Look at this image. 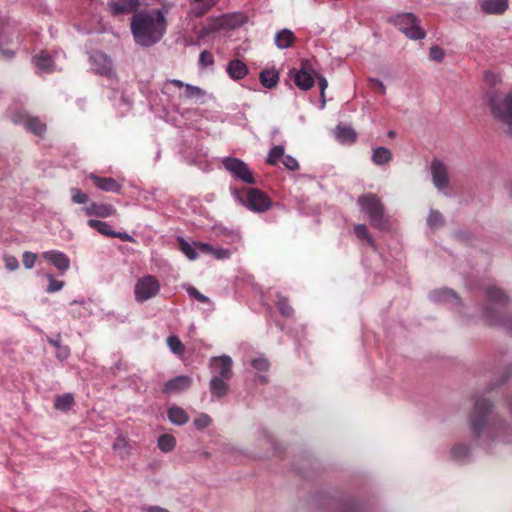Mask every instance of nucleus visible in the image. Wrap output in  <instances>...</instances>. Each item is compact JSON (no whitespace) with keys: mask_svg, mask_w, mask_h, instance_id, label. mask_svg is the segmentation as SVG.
I'll return each instance as SVG.
<instances>
[{"mask_svg":"<svg viewBox=\"0 0 512 512\" xmlns=\"http://www.w3.org/2000/svg\"><path fill=\"white\" fill-rule=\"evenodd\" d=\"M131 32L136 44L151 47L158 43L166 33L167 20L161 9L140 11L131 19Z\"/></svg>","mask_w":512,"mask_h":512,"instance_id":"nucleus-1","label":"nucleus"},{"mask_svg":"<svg viewBox=\"0 0 512 512\" xmlns=\"http://www.w3.org/2000/svg\"><path fill=\"white\" fill-rule=\"evenodd\" d=\"M486 304L482 309V317L493 326L512 332V315L508 314L510 297L499 287L489 285L485 289Z\"/></svg>","mask_w":512,"mask_h":512,"instance_id":"nucleus-2","label":"nucleus"},{"mask_svg":"<svg viewBox=\"0 0 512 512\" xmlns=\"http://www.w3.org/2000/svg\"><path fill=\"white\" fill-rule=\"evenodd\" d=\"M229 190L235 202L252 212L264 213L271 208V199L265 192L258 188H239L230 185Z\"/></svg>","mask_w":512,"mask_h":512,"instance_id":"nucleus-3","label":"nucleus"},{"mask_svg":"<svg viewBox=\"0 0 512 512\" xmlns=\"http://www.w3.org/2000/svg\"><path fill=\"white\" fill-rule=\"evenodd\" d=\"M487 104L494 119L504 132L512 138V92H492L487 96Z\"/></svg>","mask_w":512,"mask_h":512,"instance_id":"nucleus-4","label":"nucleus"},{"mask_svg":"<svg viewBox=\"0 0 512 512\" xmlns=\"http://www.w3.org/2000/svg\"><path fill=\"white\" fill-rule=\"evenodd\" d=\"M387 22L395 26L410 40H422L427 33L421 26V20L412 12H403L391 15Z\"/></svg>","mask_w":512,"mask_h":512,"instance_id":"nucleus-5","label":"nucleus"},{"mask_svg":"<svg viewBox=\"0 0 512 512\" xmlns=\"http://www.w3.org/2000/svg\"><path fill=\"white\" fill-rule=\"evenodd\" d=\"M361 211L367 214L370 224L379 230L388 227V221L384 216V206L381 200L373 193L360 195L357 200Z\"/></svg>","mask_w":512,"mask_h":512,"instance_id":"nucleus-6","label":"nucleus"},{"mask_svg":"<svg viewBox=\"0 0 512 512\" xmlns=\"http://www.w3.org/2000/svg\"><path fill=\"white\" fill-rule=\"evenodd\" d=\"M161 289L159 280L153 275L140 277L134 286V295L137 303H144L155 298Z\"/></svg>","mask_w":512,"mask_h":512,"instance_id":"nucleus-7","label":"nucleus"},{"mask_svg":"<svg viewBox=\"0 0 512 512\" xmlns=\"http://www.w3.org/2000/svg\"><path fill=\"white\" fill-rule=\"evenodd\" d=\"M19 40V32L16 26L9 21L0 18V57L10 59L15 52L8 46L17 43Z\"/></svg>","mask_w":512,"mask_h":512,"instance_id":"nucleus-8","label":"nucleus"},{"mask_svg":"<svg viewBox=\"0 0 512 512\" xmlns=\"http://www.w3.org/2000/svg\"><path fill=\"white\" fill-rule=\"evenodd\" d=\"M223 167L233 178L240 180L246 184L254 185L256 179L249 166L241 159L227 156L221 160Z\"/></svg>","mask_w":512,"mask_h":512,"instance_id":"nucleus-9","label":"nucleus"},{"mask_svg":"<svg viewBox=\"0 0 512 512\" xmlns=\"http://www.w3.org/2000/svg\"><path fill=\"white\" fill-rule=\"evenodd\" d=\"M11 121L16 125H23L25 129L36 136H42L46 132V125L38 117L29 115L23 110H11Z\"/></svg>","mask_w":512,"mask_h":512,"instance_id":"nucleus-10","label":"nucleus"},{"mask_svg":"<svg viewBox=\"0 0 512 512\" xmlns=\"http://www.w3.org/2000/svg\"><path fill=\"white\" fill-rule=\"evenodd\" d=\"M89 59L95 73L106 77L114 75L113 62L106 53L99 50L93 51Z\"/></svg>","mask_w":512,"mask_h":512,"instance_id":"nucleus-11","label":"nucleus"},{"mask_svg":"<svg viewBox=\"0 0 512 512\" xmlns=\"http://www.w3.org/2000/svg\"><path fill=\"white\" fill-rule=\"evenodd\" d=\"M233 360L229 355L214 356L209 361V367L214 377L231 379Z\"/></svg>","mask_w":512,"mask_h":512,"instance_id":"nucleus-12","label":"nucleus"},{"mask_svg":"<svg viewBox=\"0 0 512 512\" xmlns=\"http://www.w3.org/2000/svg\"><path fill=\"white\" fill-rule=\"evenodd\" d=\"M183 160L189 165H195L203 172H208L212 169L211 163L208 160L206 149L202 146H196L195 152L183 150L181 152Z\"/></svg>","mask_w":512,"mask_h":512,"instance_id":"nucleus-13","label":"nucleus"},{"mask_svg":"<svg viewBox=\"0 0 512 512\" xmlns=\"http://www.w3.org/2000/svg\"><path fill=\"white\" fill-rule=\"evenodd\" d=\"M429 299L434 303L449 304L453 307H460L462 305L461 299L458 294L449 288H439L429 293Z\"/></svg>","mask_w":512,"mask_h":512,"instance_id":"nucleus-14","label":"nucleus"},{"mask_svg":"<svg viewBox=\"0 0 512 512\" xmlns=\"http://www.w3.org/2000/svg\"><path fill=\"white\" fill-rule=\"evenodd\" d=\"M431 175L434 186L443 191L449 186V178L446 166L442 161L434 159L431 163Z\"/></svg>","mask_w":512,"mask_h":512,"instance_id":"nucleus-15","label":"nucleus"},{"mask_svg":"<svg viewBox=\"0 0 512 512\" xmlns=\"http://www.w3.org/2000/svg\"><path fill=\"white\" fill-rule=\"evenodd\" d=\"M107 6L113 16H120L136 12L140 0H113L108 2Z\"/></svg>","mask_w":512,"mask_h":512,"instance_id":"nucleus-16","label":"nucleus"},{"mask_svg":"<svg viewBox=\"0 0 512 512\" xmlns=\"http://www.w3.org/2000/svg\"><path fill=\"white\" fill-rule=\"evenodd\" d=\"M192 384V378L188 375L176 376L164 383L163 392L177 394L187 390Z\"/></svg>","mask_w":512,"mask_h":512,"instance_id":"nucleus-17","label":"nucleus"},{"mask_svg":"<svg viewBox=\"0 0 512 512\" xmlns=\"http://www.w3.org/2000/svg\"><path fill=\"white\" fill-rule=\"evenodd\" d=\"M91 180L95 187L102 191L112 192V193H120L122 189V185L118 183L112 177H101L95 174L91 175Z\"/></svg>","mask_w":512,"mask_h":512,"instance_id":"nucleus-18","label":"nucleus"},{"mask_svg":"<svg viewBox=\"0 0 512 512\" xmlns=\"http://www.w3.org/2000/svg\"><path fill=\"white\" fill-rule=\"evenodd\" d=\"M43 257L61 272L67 271L70 267V260L63 252L50 250L44 252Z\"/></svg>","mask_w":512,"mask_h":512,"instance_id":"nucleus-19","label":"nucleus"},{"mask_svg":"<svg viewBox=\"0 0 512 512\" xmlns=\"http://www.w3.org/2000/svg\"><path fill=\"white\" fill-rule=\"evenodd\" d=\"M479 4L484 13L501 15L508 9L509 0H479Z\"/></svg>","mask_w":512,"mask_h":512,"instance_id":"nucleus-20","label":"nucleus"},{"mask_svg":"<svg viewBox=\"0 0 512 512\" xmlns=\"http://www.w3.org/2000/svg\"><path fill=\"white\" fill-rule=\"evenodd\" d=\"M229 380L230 379L212 376L209 382V389L213 398L221 399L228 394Z\"/></svg>","mask_w":512,"mask_h":512,"instance_id":"nucleus-21","label":"nucleus"},{"mask_svg":"<svg viewBox=\"0 0 512 512\" xmlns=\"http://www.w3.org/2000/svg\"><path fill=\"white\" fill-rule=\"evenodd\" d=\"M226 72L231 79L241 80L248 74V67L242 60L233 59L227 63Z\"/></svg>","mask_w":512,"mask_h":512,"instance_id":"nucleus-22","label":"nucleus"},{"mask_svg":"<svg viewBox=\"0 0 512 512\" xmlns=\"http://www.w3.org/2000/svg\"><path fill=\"white\" fill-rule=\"evenodd\" d=\"M220 26L225 29H236L247 22V16L243 13H232L222 16Z\"/></svg>","mask_w":512,"mask_h":512,"instance_id":"nucleus-23","label":"nucleus"},{"mask_svg":"<svg viewBox=\"0 0 512 512\" xmlns=\"http://www.w3.org/2000/svg\"><path fill=\"white\" fill-rule=\"evenodd\" d=\"M167 417L176 426H183L189 421L188 413L177 405H172L167 409Z\"/></svg>","mask_w":512,"mask_h":512,"instance_id":"nucleus-24","label":"nucleus"},{"mask_svg":"<svg viewBox=\"0 0 512 512\" xmlns=\"http://www.w3.org/2000/svg\"><path fill=\"white\" fill-rule=\"evenodd\" d=\"M369 507L367 503L359 502L352 498H346L339 503L336 512H366Z\"/></svg>","mask_w":512,"mask_h":512,"instance_id":"nucleus-25","label":"nucleus"},{"mask_svg":"<svg viewBox=\"0 0 512 512\" xmlns=\"http://www.w3.org/2000/svg\"><path fill=\"white\" fill-rule=\"evenodd\" d=\"M217 0H193L190 7V15L196 18L204 16L213 6Z\"/></svg>","mask_w":512,"mask_h":512,"instance_id":"nucleus-26","label":"nucleus"},{"mask_svg":"<svg viewBox=\"0 0 512 512\" xmlns=\"http://www.w3.org/2000/svg\"><path fill=\"white\" fill-rule=\"evenodd\" d=\"M33 63L41 72H52L54 68V60L46 51H41L33 56Z\"/></svg>","mask_w":512,"mask_h":512,"instance_id":"nucleus-27","label":"nucleus"},{"mask_svg":"<svg viewBox=\"0 0 512 512\" xmlns=\"http://www.w3.org/2000/svg\"><path fill=\"white\" fill-rule=\"evenodd\" d=\"M294 82L299 89L306 91L313 87L315 81L305 68H301L295 72Z\"/></svg>","mask_w":512,"mask_h":512,"instance_id":"nucleus-28","label":"nucleus"},{"mask_svg":"<svg viewBox=\"0 0 512 512\" xmlns=\"http://www.w3.org/2000/svg\"><path fill=\"white\" fill-rule=\"evenodd\" d=\"M295 41L294 33L289 29L279 30L275 34L274 43L277 48L283 50L291 47Z\"/></svg>","mask_w":512,"mask_h":512,"instance_id":"nucleus-29","label":"nucleus"},{"mask_svg":"<svg viewBox=\"0 0 512 512\" xmlns=\"http://www.w3.org/2000/svg\"><path fill=\"white\" fill-rule=\"evenodd\" d=\"M184 83L178 79H170L166 80L161 86L162 94L166 95L170 101L178 95L180 91L183 89Z\"/></svg>","mask_w":512,"mask_h":512,"instance_id":"nucleus-30","label":"nucleus"},{"mask_svg":"<svg viewBox=\"0 0 512 512\" xmlns=\"http://www.w3.org/2000/svg\"><path fill=\"white\" fill-rule=\"evenodd\" d=\"M259 80L263 87L272 89L279 83L280 76L275 69H264L259 74Z\"/></svg>","mask_w":512,"mask_h":512,"instance_id":"nucleus-31","label":"nucleus"},{"mask_svg":"<svg viewBox=\"0 0 512 512\" xmlns=\"http://www.w3.org/2000/svg\"><path fill=\"white\" fill-rule=\"evenodd\" d=\"M335 136L342 144H352L356 141L357 134L349 126L337 125L335 129Z\"/></svg>","mask_w":512,"mask_h":512,"instance_id":"nucleus-32","label":"nucleus"},{"mask_svg":"<svg viewBox=\"0 0 512 512\" xmlns=\"http://www.w3.org/2000/svg\"><path fill=\"white\" fill-rule=\"evenodd\" d=\"M85 212L89 216L108 217L114 212V208L108 204L92 203L85 208Z\"/></svg>","mask_w":512,"mask_h":512,"instance_id":"nucleus-33","label":"nucleus"},{"mask_svg":"<svg viewBox=\"0 0 512 512\" xmlns=\"http://www.w3.org/2000/svg\"><path fill=\"white\" fill-rule=\"evenodd\" d=\"M371 160L375 165L383 166L392 160V153L386 147H377L372 152Z\"/></svg>","mask_w":512,"mask_h":512,"instance_id":"nucleus-34","label":"nucleus"},{"mask_svg":"<svg viewBox=\"0 0 512 512\" xmlns=\"http://www.w3.org/2000/svg\"><path fill=\"white\" fill-rule=\"evenodd\" d=\"M258 439H263L272 448L275 455L280 456L282 454L284 450L282 445L274 440L273 435L266 428L261 427L258 430Z\"/></svg>","mask_w":512,"mask_h":512,"instance_id":"nucleus-35","label":"nucleus"},{"mask_svg":"<svg viewBox=\"0 0 512 512\" xmlns=\"http://www.w3.org/2000/svg\"><path fill=\"white\" fill-rule=\"evenodd\" d=\"M48 343L57 349L56 358L63 361L70 355V349L61 343V335L58 333L54 337H48Z\"/></svg>","mask_w":512,"mask_h":512,"instance_id":"nucleus-36","label":"nucleus"},{"mask_svg":"<svg viewBox=\"0 0 512 512\" xmlns=\"http://www.w3.org/2000/svg\"><path fill=\"white\" fill-rule=\"evenodd\" d=\"M74 405V396L71 393H65L55 396L54 407L59 411H69Z\"/></svg>","mask_w":512,"mask_h":512,"instance_id":"nucleus-37","label":"nucleus"},{"mask_svg":"<svg viewBox=\"0 0 512 512\" xmlns=\"http://www.w3.org/2000/svg\"><path fill=\"white\" fill-rule=\"evenodd\" d=\"M87 224L90 228L96 230L98 233L104 236L112 237V235H114V230L107 222L96 219H89Z\"/></svg>","mask_w":512,"mask_h":512,"instance_id":"nucleus-38","label":"nucleus"},{"mask_svg":"<svg viewBox=\"0 0 512 512\" xmlns=\"http://www.w3.org/2000/svg\"><path fill=\"white\" fill-rule=\"evenodd\" d=\"M180 251L189 259L195 260L198 257L197 248L191 245L184 237H177Z\"/></svg>","mask_w":512,"mask_h":512,"instance_id":"nucleus-39","label":"nucleus"},{"mask_svg":"<svg viewBox=\"0 0 512 512\" xmlns=\"http://www.w3.org/2000/svg\"><path fill=\"white\" fill-rule=\"evenodd\" d=\"M354 233L355 235L361 239L366 240L367 243L376 251L377 250V244L371 234L368 231V228L365 224H357L354 227Z\"/></svg>","mask_w":512,"mask_h":512,"instance_id":"nucleus-40","label":"nucleus"},{"mask_svg":"<svg viewBox=\"0 0 512 512\" xmlns=\"http://www.w3.org/2000/svg\"><path fill=\"white\" fill-rule=\"evenodd\" d=\"M158 448L164 452H171L176 446V439L171 434H163L159 436L157 441Z\"/></svg>","mask_w":512,"mask_h":512,"instance_id":"nucleus-41","label":"nucleus"},{"mask_svg":"<svg viewBox=\"0 0 512 512\" xmlns=\"http://www.w3.org/2000/svg\"><path fill=\"white\" fill-rule=\"evenodd\" d=\"M118 113L121 116H124L132 106V102L123 94L115 93V103H114Z\"/></svg>","mask_w":512,"mask_h":512,"instance_id":"nucleus-42","label":"nucleus"},{"mask_svg":"<svg viewBox=\"0 0 512 512\" xmlns=\"http://www.w3.org/2000/svg\"><path fill=\"white\" fill-rule=\"evenodd\" d=\"M203 94L204 92L200 87L184 83L183 89L179 93V97H184L187 99H197L202 97Z\"/></svg>","mask_w":512,"mask_h":512,"instance_id":"nucleus-43","label":"nucleus"},{"mask_svg":"<svg viewBox=\"0 0 512 512\" xmlns=\"http://www.w3.org/2000/svg\"><path fill=\"white\" fill-rule=\"evenodd\" d=\"M184 287H185V290L190 298L195 299L203 304H207L211 307V309H213L212 301L207 296L202 294L198 289H196L194 286H191V285H187Z\"/></svg>","mask_w":512,"mask_h":512,"instance_id":"nucleus-44","label":"nucleus"},{"mask_svg":"<svg viewBox=\"0 0 512 512\" xmlns=\"http://www.w3.org/2000/svg\"><path fill=\"white\" fill-rule=\"evenodd\" d=\"M445 223L442 213L438 210L431 209L427 218V224L431 229L442 227Z\"/></svg>","mask_w":512,"mask_h":512,"instance_id":"nucleus-45","label":"nucleus"},{"mask_svg":"<svg viewBox=\"0 0 512 512\" xmlns=\"http://www.w3.org/2000/svg\"><path fill=\"white\" fill-rule=\"evenodd\" d=\"M284 152L285 150L282 145L272 147L268 153L266 163L272 166L277 165L280 159L283 158Z\"/></svg>","mask_w":512,"mask_h":512,"instance_id":"nucleus-46","label":"nucleus"},{"mask_svg":"<svg viewBox=\"0 0 512 512\" xmlns=\"http://www.w3.org/2000/svg\"><path fill=\"white\" fill-rule=\"evenodd\" d=\"M167 345H168L170 351L176 355H182L184 352L183 343L175 335H171L167 338Z\"/></svg>","mask_w":512,"mask_h":512,"instance_id":"nucleus-47","label":"nucleus"},{"mask_svg":"<svg viewBox=\"0 0 512 512\" xmlns=\"http://www.w3.org/2000/svg\"><path fill=\"white\" fill-rule=\"evenodd\" d=\"M277 308L284 317H291L294 313L293 308L289 305L285 297H280L277 301Z\"/></svg>","mask_w":512,"mask_h":512,"instance_id":"nucleus-48","label":"nucleus"},{"mask_svg":"<svg viewBox=\"0 0 512 512\" xmlns=\"http://www.w3.org/2000/svg\"><path fill=\"white\" fill-rule=\"evenodd\" d=\"M211 422L212 419L208 414L201 413L194 419L193 423L197 430H203L207 428L211 424Z\"/></svg>","mask_w":512,"mask_h":512,"instance_id":"nucleus-49","label":"nucleus"},{"mask_svg":"<svg viewBox=\"0 0 512 512\" xmlns=\"http://www.w3.org/2000/svg\"><path fill=\"white\" fill-rule=\"evenodd\" d=\"M251 366L258 371H267L269 362L264 356H259L251 360Z\"/></svg>","mask_w":512,"mask_h":512,"instance_id":"nucleus-50","label":"nucleus"},{"mask_svg":"<svg viewBox=\"0 0 512 512\" xmlns=\"http://www.w3.org/2000/svg\"><path fill=\"white\" fill-rule=\"evenodd\" d=\"M47 277L49 279V284L46 288L47 293L58 292L63 288V286H64L63 281L56 280L52 275H48Z\"/></svg>","mask_w":512,"mask_h":512,"instance_id":"nucleus-51","label":"nucleus"},{"mask_svg":"<svg viewBox=\"0 0 512 512\" xmlns=\"http://www.w3.org/2000/svg\"><path fill=\"white\" fill-rule=\"evenodd\" d=\"M214 64V56L208 50H203L199 56V65L201 67H208Z\"/></svg>","mask_w":512,"mask_h":512,"instance_id":"nucleus-52","label":"nucleus"},{"mask_svg":"<svg viewBox=\"0 0 512 512\" xmlns=\"http://www.w3.org/2000/svg\"><path fill=\"white\" fill-rule=\"evenodd\" d=\"M283 165L290 171H297L299 169V163L296 158L291 155H285L282 158Z\"/></svg>","mask_w":512,"mask_h":512,"instance_id":"nucleus-53","label":"nucleus"},{"mask_svg":"<svg viewBox=\"0 0 512 512\" xmlns=\"http://www.w3.org/2000/svg\"><path fill=\"white\" fill-rule=\"evenodd\" d=\"M37 256L35 253H32L30 251H26L23 253L22 256V262L25 268L31 269L34 267L36 262Z\"/></svg>","mask_w":512,"mask_h":512,"instance_id":"nucleus-54","label":"nucleus"},{"mask_svg":"<svg viewBox=\"0 0 512 512\" xmlns=\"http://www.w3.org/2000/svg\"><path fill=\"white\" fill-rule=\"evenodd\" d=\"M369 85L372 89L376 90L379 94H386V86L378 78H368Z\"/></svg>","mask_w":512,"mask_h":512,"instance_id":"nucleus-55","label":"nucleus"},{"mask_svg":"<svg viewBox=\"0 0 512 512\" xmlns=\"http://www.w3.org/2000/svg\"><path fill=\"white\" fill-rule=\"evenodd\" d=\"M72 201L77 204H85L88 201V195L76 188L72 189Z\"/></svg>","mask_w":512,"mask_h":512,"instance_id":"nucleus-56","label":"nucleus"},{"mask_svg":"<svg viewBox=\"0 0 512 512\" xmlns=\"http://www.w3.org/2000/svg\"><path fill=\"white\" fill-rule=\"evenodd\" d=\"M430 59L436 62H441L444 59V51L439 46H432L430 48Z\"/></svg>","mask_w":512,"mask_h":512,"instance_id":"nucleus-57","label":"nucleus"},{"mask_svg":"<svg viewBox=\"0 0 512 512\" xmlns=\"http://www.w3.org/2000/svg\"><path fill=\"white\" fill-rule=\"evenodd\" d=\"M4 262H5V267L9 271H14V270L18 269V267H19L18 259L16 257H14V256L5 255L4 256Z\"/></svg>","mask_w":512,"mask_h":512,"instance_id":"nucleus-58","label":"nucleus"},{"mask_svg":"<svg viewBox=\"0 0 512 512\" xmlns=\"http://www.w3.org/2000/svg\"><path fill=\"white\" fill-rule=\"evenodd\" d=\"M129 365L126 361L122 359L117 360L114 365L111 367V373L116 375L120 371H128Z\"/></svg>","mask_w":512,"mask_h":512,"instance_id":"nucleus-59","label":"nucleus"},{"mask_svg":"<svg viewBox=\"0 0 512 512\" xmlns=\"http://www.w3.org/2000/svg\"><path fill=\"white\" fill-rule=\"evenodd\" d=\"M212 255L216 259H227L230 257L231 252L230 250L225 248H214V251H212Z\"/></svg>","mask_w":512,"mask_h":512,"instance_id":"nucleus-60","label":"nucleus"},{"mask_svg":"<svg viewBox=\"0 0 512 512\" xmlns=\"http://www.w3.org/2000/svg\"><path fill=\"white\" fill-rule=\"evenodd\" d=\"M194 245L198 251L205 254H212V251H214V247L208 243L195 242Z\"/></svg>","mask_w":512,"mask_h":512,"instance_id":"nucleus-61","label":"nucleus"},{"mask_svg":"<svg viewBox=\"0 0 512 512\" xmlns=\"http://www.w3.org/2000/svg\"><path fill=\"white\" fill-rule=\"evenodd\" d=\"M112 237L119 238L120 240L125 241V242H132V241H134L133 236H131L127 232H116V231H114V235H112Z\"/></svg>","mask_w":512,"mask_h":512,"instance_id":"nucleus-62","label":"nucleus"},{"mask_svg":"<svg viewBox=\"0 0 512 512\" xmlns=\"http://www.w3.org/2000/svg\"><path fill=\"white\" fill-rule=\"evenodd\" d=\"M318 86L321 91V96H324L325 90L328 87V81L324 76L318 77Z\"/></svg>","mask_w":512,"mask_h":512,"instance_id":"nucleus-63","label":"nucleus"},{"mask_svg":"<svg viewBox=\"0 0 512 512\" xmlns=\"http://www.w3.org/2000/svg\"><path fill=\"white\" fill-rule=\"evenodd\" d=\"M140 380V377L136 374L134 375H131L127 378V381L129 382V386L135 388V389H138L139 388V385H138V381Z\"/></svg>","mask_w":512,"mask_h":512,"instance_id":"nucleus-64","label":"nucleus"}]
</instances>
